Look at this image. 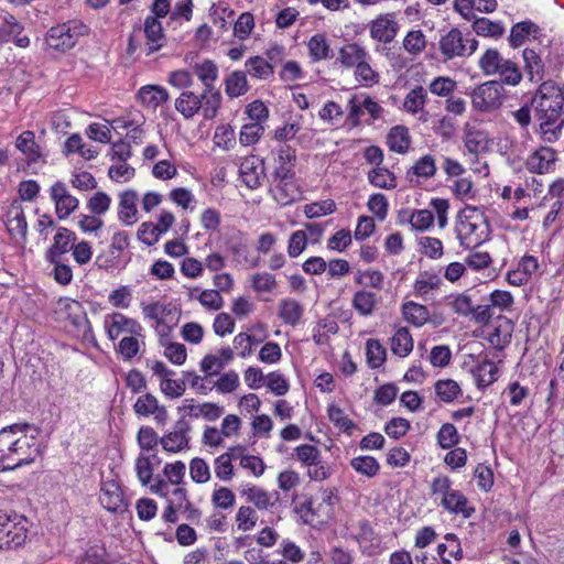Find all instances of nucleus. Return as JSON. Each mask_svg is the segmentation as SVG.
<instances>
[{"label":"nucleus","mask_w":564,"mask_h":564,"mask_svg":"<svg viewBox=\"0 0 564 564\" xmlns=\"http://www.w3.org/2000/svg\"><path fill=\"white\" fill-rule=\"evenodd\" d=\"M43 453L40 430L31 424L8 425L0 430V469H15L34 463Z\"/></svg>","instance_id":"obj_1"},{"label":"nucleus","mask_w":564,"mask_h":564,"mask_svg":"<svg viewBox=\"0 0 564 564\" xmlns=\"http://www.w3.org/2000/svg\"><path fill=\"white\" fill-rule=\"evenodd\" d=\"M563 86L547 80L535 91L532 104L539 120L541 139L546 143L556 142L564 128V94Z\"/></svg>","instance_id":"obj_2"},{"label":"nucleus","mask_w":564,"mask_h":564,"mask_svg":"<svg viewBox=\"0 0 564 564\" xmlns=\"http://www.w3.org/2000/svg\"><path fill=\"white\" fill-rule=\"evenodd\" d=\"M489 234V224L479 208L467 206L458 213L455 235L462 248L479 247L488 240Z\"/></svg>","instance_id":"obj_3"},{"label":"nucleus","mask_w":564,"mask_h":564,"mask_svg":"<svg viewBox=\"0 0 564 564\" xmlns=\"http://www.w3.org/2000/svg\"><path fill=\"white\" fill-rule=\"evenodd\" d=\"M431 494L434 501L452 514H460L468 519L475 512V508L468 502L466 496L452 487L449 477L440 475L431 482Z\"/></svg>","instance_id":"obj_4"},{"label":"nucleus","mask_w":564,"mask_h":564,"mask_svg":"<svg viewBox=\"0 0 564 564\" xmlns=\"http://www.w3.org/2000/svg\"><path fill=\"white\" fill-rule=\"evenodd\" d=\"M478 68L485 76H499L500 83L508 86H518L522 80V73L516 62L505 58L494 47L487 48L478 59Z\"/></svg>","instance_id":"obj_5"},{"label":"nucleus","mask_w":564,"mask_h":564,"mask_svg":"<svg viewBox=\"0 0 564 564\" xmlns=\"http://www.w3.org/2000/svg\"><path fill=\"white\" fill-rule=\"evenodd\" d=\"M87 32V25L80 20H69L52 26L46 33L45 43L52 50L65 52L74 47Z\"/></svg>","instance_id":"obj_6"},{"label":"nucleus","mask_w":564,"mask_h":564,"mask_svg":"<svg viewBox=\"0 0 564 564\" xmlns=\"http://www.w3.org/2000/svg\"><path fill=\"white\" fill-rule=\"evenodd\" d=\"M294 457L302 467L306 468V476L312 481H325L333 474L330 465L323 460L321 449L314 445L301 444L296 446Z\"/></svg>","instance_id":"obj_7"},{"label":"nucleus","mask_w":564,"mask_h":564,"mask_svg":"<svg viewBox=\"0 0 564 564\" xmlns=\"http://www.w3.org/2000/svg\"><path fill=\"white\" fill-rule=\"evenodd\" d=\"M471 106L478 112H492L505 102L506 90L498 80H488L470 93Z\"/></svg>","instance_id":"obj_8"},{"label":"nucleus","mask_w":564,"mask_h":564,"mask_svg":"<svg viewBox=\"0 0 564 564\" xmlns=\"http://www.w3.org/2000/svg\"><path fill=\"white\" fill-rule=\"evenodd\" d=\"M28 520L18 513L0 511V547H17L24 543Z\"/></svg>","instance_id":"obj_9"},{"label":"nucleus","mask_w":564,"mask_h":564,"mask_svg":"<svg viewBox=\"0 0 564 564\" xmlns=\"http://www.w3.org/2000/svg\"><path fill=\"white\" fill-rule=\"evenodd\" d=\"M477 47L478 41L458 29H452L440 41V51L446 59L468 57L476 52Z\"/></svg>","instance_id":"obj_10"},{"label":"nucleus","mask_w":564,"mask_h":564,"mask_svg":"<svg viewBox=\"0 0 564 564\" xmlns=\"http://www.w3.org/2000/svg\"><path fill=\"white\" fill-rule=\"evenodd\" d=\"M54 314L59 322H68L84 335L90 330L89 321L87 318L84 306L80 302L61 297L55 304Z\"/></svg>","instance_id":"obj_11"},{"label":"nucleus","mask_w":564,"mask_h":564,"mask_svg":"<svg viewBox=\"0 0 564 564\" xmlns=\"http://www.w3.org/2000/svg\"><path fill=\"white\" fill-rule=\"evenodd\" d=\"M370 37L378 43L389 44L398 35L400 25L394 12L378 14L367 24Z\"/></svg>","instance_id":"obj_12"},{"label":"nucleus","mask_w":564,"mask_h":564,"mask_svg":"<svg viewBox=\"0 0 564 564\" xmlns=\"http://www.w3.org/2000/svg\"><path fill=\"white\" fill-rule=\"evenodd\" d=\"M191 425L184 417L178 419L172 431L160 437V445L169 454H178L189 449Z\"/></svg>","instance_id":"obj_13"},{"label":"nucleus","mask_w":564,"mask_h":564,"mask_svg":"<svg viewBox=\"0 0 564 564\" xmlns=\"http://www.w3.org/2000/svg\"><path fill=\"white\" fill-rule=\"evenodd\" d=\"M99 501L107 511L113 513H123L128 508V498L120 484L112 478L101 480Z\"/></svg>","instance_id":"obj_14"},{"label":"nucleus","mask_w":564,"mask_h":564,"mask_svg":"<svg viewBox=\"0 0 564 564\" xmlns=\"http://www.w3.org/2000/svg\"><path fill=\"white\" fill-rule=\"evenodd\" d=\"M129 246V236L124 231L116 232L109 247L95 259V265L102 270L117 269L121 263V254Z\"/></svg>","instance_id":"obj_15"},{"label":"nucleus","mask_w":564,"mask_h":564,"mask_svg":"<svg viewBox=\"0 0 564 564\" xmlns=\"http://www.w3.org/2000/svg\"><path fill=\"white\" fill-rule=\"evenodd\" d=\"M104 327L108 338L115 340L121 334L142 336L143 326L135 318L122 313H112L105 316Z\"/></svg>","instance_id":"obj_16"},{"label":"nucleus","mask_w":564,"mask_h":564,"mask_svg":"<svg viewBox=\"0 0 564 564\" xmlns=\"http://www.w3.org/2000/svg\"><path fill=\"white\" fill-rule=\"evenodd\" d=\"M444 285L441 271L433 269L420 271L413 283V295L423 301L433 300Z\"/></svg>","instance_id":"obj_17"},{"label":"nucleus","mask_w":564,"mask_h":564,"mask_svg":"<svg viewBox=\"0 0 564 564\" xmlns=\"http://www.w3.org/2000/svg\"><path fill=\"white\" fill-rule=\"evenodd\" d=\"M270 193L274 202L282 207L290 206L302 198V188L295 176L274 178Z\"/></svg>","instance_id":"obj_18"},{"label":"nucleus","mask_w":564,"mask_h":564,"mask_svg":"<svg viewBox=\"0 0 564 564\" xmlns=\"http://www.w3.org/2000/svg\"><path fill=\"white\" fill-rule=\"evenodd\" d=\"M7 230L17 243L25 245L28 235V223L24 210L20 203L13 202L4 215Z\"/></svg>","instance_id":"obj_19"},{"label":"nucleus","mask_w":564,"mask_h":564,"mask_svg":"<svg viewBox=\"0 0 564 564\" xmlns=\"http://www.w3.org/2000/svg\"><path fill=\"white\" fill-rule=\"evenodd\" d=\"M264 162L258 155L245 156L239 165V177L250 189L261 186L264 178Z\"/></svg>","instance_id":"obj_20"},{"label":"nucleus","mask_w":564,"mask_h":564,"mask_svg":"<svg viewBox=\"0 0 564 564\" xmlns=\"http://www.w3.org/2000/svg\"><path fill=\"white\" fill-rule=\"evenodd\" d=\"M177 410L183 416L203 417L209 422L217 421L224 414V406L213 402L196 403L194 399H185Z\"/></svg>","instance_id":"obj_21"},{"label":"nucleus","mask_w":564,"mask_h":564,"mask_svg":"<svg viewBox=\"0 0 564 564\" xmlns=\"http://www.w3.org/2000/svg\"><path fill=\"white\" fill-rule=\"evenodd\" d=\"M556 160V151L551 147L543 145L528 156L525 167L534 174H546L555 170Z\"/></svg>","instance_id":"obj_22"},{"label":"nucleus","mask_w":564,"mask_h":564,"mask_svg":"<svg viewBox=\"0 0 564 564\" xmlns=\"http://www.w3.org/2000/svg\"><path fill=\"white\" fill-rule=\"evenodd\" d=\"M273 178L295 176L296 150L289 144L279 145L272 151Z\"/></svg>","instance_id":"obj_23"},{"label":"nucleus","mask_w":564,"mask_h":564,"mask_svg":"<svg viewBox=\"0 0 564 564\" xmlns=\"http://www.w3.org/2000/svg\"><path fill=\"white\" fill-rule=\"evenodd\" d=\"M50 194L59 219H66L77 209L79 202L75 196L70 195L64 183L56 182L53 184Z\"/></svg>","instance_id":"obj_24"},{"label":"nucleus","mask_w":564,"mask_h":564,"mask_svg":"<svg viewBox=\"0 0 564 564\" xmlns=\"http://www.w3.org/2000/svg\"><path fill=\"white\" fill-rule=\"evenodd\" d=\"M76 240L77 237L74 231L65 227H58L52 245L45 252V260L56 262L57 259H63V256L72 250Z\"/></svg>","instance_id":"obj_25"},{"label":"nucleus","mask_w":564,"mask_h":564,"mask_svg":"<svg viewBox=\"0 0 564 564\" xmlns=\"http://www.w3.org/2000/svg\"><path fill=\"white\" fill-rule=\"evenodd\" d=\"M362 59H371L367 48L358 42H347L338 48L336 64L344 69H354Z\"/></svg>","instance_id":"obj_26"},{"label":"nucleus","mask_w":564,"mask_h":564,"mask_svg":"<svg viewBox=\"0 0 564 564\" xmlns=\"http://www.w3.org/2000/svg\"><path fill=\"white\" fill-rule=\"evenodd\" d=\"M541 35L540 26L531 20L518 22L511 26L508 43L511 48H519Z\"/></svg>","instance_id":"obj_27"},{"label":"nucleus","mask_w":564,"mask_h":564,"mask_svg":"<svg viewBox=\"0 0 564 564\" xmlns=\"http://www.w3.org/2000/svg\"><path fill=\"white\" fill-rule=\"evenodd\" d=\"M133 410L139 416L153 415L158 423L163 424L167 420L166 408L160 404L158 398L152 393H144L140 395L133 404Z\"/></svg>","instance_id":"obj_28"},{"label":"nucleus","mask_w":564,"mask_h":564,"mask_svg":"<svg viewBox=\"0 0 564 564\" xmlns=\"http://www.w3.org/2000/svg\"><path fill=\"white\" fill-rule=\"evenodd\" d=\"M512 332V322L507 317H499L487 328L486 338L490 346L501 350L509 345Z\"/></svg>","instance_id":"obj_29"},{"label":"nucleus","mask_w":564,"mask_h":564,"mask_svg":"<svg viewBox=\"0 0 564 564\" xmlns=\"http://www.w3.org/2000/svg\"><path fill=\"white\" fill-rule=\"evenodd\" d=\"M22 31L23 25L14 15L7 13L0 21V42L13 41L19 47H28L30 39L26 35H21Z\"/></svg>","instance_id":"obj_30"},{"label":"nucleus","mask_w":564,"mask_h":564,"mask_svg":"<svg viewBox=\"0 0 564 564\" xmlns=\"http://www.w3.org/2000/svg\"><path fill=\"white\" fill-rule=\"evenodd\" d=\"M400 225L409 224L414 231L424 232L434 226L435 217L432 210H401L398 215Z\"/></svg>","instance_id":"obj_31"},{"label":"nucleus","mask_w":564,"mask_h":564,"mask_svg":"<svg viewBox=\"0 0 564 564\" xmlns=\"http://www.w3.org/2000/svg\"><path fill=\"white\" fill-rule=\"evenodd\" d=\"M463 141L467 154L473 156L486 152L489 147L487 132L469 123L464 127Z\"/></svg>","instance_id":"obj_32"},{"label":"nucleus","mask_w":564,"mask_h":564,"mask_svg":"<svg viewBox=\"0 0 564 564\" xmlns=\"http://www.w3.org/2000/svg\"><path fill=\"white\" fill-rule=\"evenodd\" d=\"M138 202L139 196L134 189H127L119 194L118 219L122 224L132 226L138 221Z\"/></svg>","instance_id":"obj_33"},{"label":"nucleus","mask_w":564,"mask_h":564,"mask_svg":"<svg viewBox=\"0 0 564 564\" xmlns=\"http://www.w3.org/2000/svg\"><path fill=\"white\" fill-rule=\"evenodd\" d=\"M143 33L148 54L161 50L166 43L162 23L156 17H147L144 19Z\"/></svg>","instance_id":"obj_34"},{"label":"nucleus","mask_w":564,"mask_h":564,"mask_svg":"<svg viewBox=\"0 0 564 564\" xmlns=\"http://www.w3.org/2000/svg\"><path fill=\"white\" fill-rule=\"evenodd\" d=\"M337 501L338 497L336 495V490L326 488L322 490L321 502L317 503V506H315V501L308 500L302 505V510H305L313 517L329 519L334 511V505Z\"/></svg>","instance_id":"obj_35"},{"label":"nucleus","mask_w":564,"mask_h":564,"mask_svg":"<svg viewBox=\"0 0 564 564\" xmlns=\"http://www.w3.org/2000/svg\"><path fill=\"white\" fill-rule=\"evenodd\" d=\"M15 148L25 156L29 165L44 162L41 148L35 140L33 131H23L15 140Z\"/></svg>","instance_id":"obj_36"},{"label":"nucleus","mask_w":564,"mask_h":564,"mask_svg":"<svg viewBox=\"0 0 564 564\" xmlns=\"http://www.w3.org/2000/svg\"><path fill=\"white\" fill-rule=\"evenodd\" d=\"M276 314L283 324L295 327L304 315V306L295 299L284 297L278 303Z\"/></svg>","instance_id":"obj_37"},{"label":"nucleus","mask_w":564,"mask_h":564,"mask_svg":"<svg viewBox=\"0 0 564 564\" xmlns=\"http://www.w3.org/2000/svg\"><path fill=\"white\" fill-rule=\"evenodd\" d=\"M478 389H485L495 383L500 376L498 366L489 359L479 361L470 370Z\"/></svg>","instance_id":"obj_38"},{"label":"nucleus","mask_w":564,"mask_h":564,"mask_svg":"<svg viewBox=\"0 0 564 564\" xmlns=\"http://www.w3.org/2000/svg\"><path fill=\"white\" fill-rule=\"evenodd\" d=\"M137 97L141 105L155 110L170 98L169 91L160 85H144L139 88Z\"/></svg>","instance_id":"obj_39"},{"label":"nucleus","mask_w":564,"mask_h":564,"mask_svg":"<svg viewBox=\"0 0 564 564\" xmlns=\"http://www.w3.org/2000/svg\"><path fill=\"white\" fill-rule=\"evenodd\" d=\"M240 449L231 446L227 452L220 454L214 459L215 476L221 481H231L235 477L234 460H237V452Z\"/></svg>","instance_id":"obj_40"},{"label":"nucleus","mask_w":564,"mask_h":564,"mask_svg":"<svg viewBox=\"0 0 564 564\" xmlns=\"http://www.w3.org/2000/svg\"><path fill=\"white\" fill-rule=\"evenodd\" d=\"M306 47L313 62L330 59L334 55L329 40L323 33L312 35L306 42Z\"/></svg>","instance_id":"obj_41"},{"label":"nucleus","mask_w":564,"mask_h":564,"mask_svg":"<svg viewBox=\"0 0 564 564\" xmlns=\"http://www.w3.org/2000/svg\"><path fill=\"white\" fill-rule=\"evenodd\" d=\"M355 540L364 554L371 556L379 552L380 539L368 522H360L359 531L355 535Z\"/></svg>","instance_id":"obj_42"},{"label":"nucleus","mask_w":564,"mask_h":564,"mask_svg":"<svg viewBox=\"0 0 564 564\" xmlns=\"http://www.w3.org/2000/svg\"><path fill=\"white\" fill-rule=\"evenodd\" d=\"M367 181L371 186L386 191H392L398 186L397 175L383 165L369 170Z\"/></svg>","instance_id":"obj_43"},{"label":"nucleus","mask_w":564,"mask_h":564,"mask_svg":"<svg viewBox=\"0 0 564 564\" xmlns=\"http://www.w3.org/2000/svg\"><path fill=\"white\" fill-rule=\"evenodd\" d=\"M188 296L193 301H197L205 310L210 312L219 311L224 306V299L218 291L214 289L202 290L194 288L189 290Z\"/></svg>","instance_id":"obj_44"},{"label":"nucleus","mask_w":564,"mask_h":564,"mask_svg":"<svg viewBox=\"0 0 564 564\" xmlns=\"http://www.w3.org/2000/svg\"><path fill=\"white\" fill-rule=\"evenodd\" d=\"M200 98L202 112L205 119H213L217 116L219 108L221 107L223 97L216 87L204 88L202 94L198 95Z\"/></svg>","instance_id":"obj_45"},{"label":"nucleus","mask_w":564,"mask_h":564,"mask_svg":"<svg viewBox=\"0 0 564 564\" xmlns=\"http://www.w3.org/2000/svg\"><path fill=\"white\" fill-rule=\"evenodd\" d=\"M241 495L260 511L269 510L274 506L272 495L259 486L247 485L242 489Z\"/></svg>","instance_id":"obj_46"},{"label":"nucleus","mask_w":564,"mask_h":564,"mask_svg":"<svg viewBox=\"0 0 564 564\" xmlns=\"http://www.w3.org/2000/svg\"><path fill=\"white\" fill-rule=\"evenodd\" d=\"M178 313L170 310L161 318L151 323V326L159 338V344L172 339V333L178 324Z\"/></svg>","instance_id":"obj_47"},{"label":"nucleus","mask_w":564,"mask_h":564,"mask_svg":"<svg viewBox=\"0 0 564 564\" xmlns=\"http://www.w3.org/2000/svg\"><path fill=\"white\" fill-rule=\"evenodd\" d=\"M145 334L142 332V336L138 335H127L123 336L117 346V352L121 356V358L126 361L133 359L141 350L142 347L145 346Z\"/></svg>","instance_id":"obj_48"},{"label":"nucleus","mask_w":564,"mask_h":564,"mask_svg":"<svg viewBox=\"0 0 564 564\" xmlns=\"http://www.w3.org/2000/svg\"><path fill=\"white\" fill-rule=\"evenodd\" d=\"M240 451L237 452V460L242 469L248 470L253 477L259 478L265 471V464L259 456L251 455L242 445H237Z\"/></svg>","instance_id":"obj_49"},{"label":"nucleus","mask_w":564,"mask_h":564,"mask_svg":"<svg viewBox=\"0 0 564 564\" xmlns=\"http://www.w3.org/2000/svg\"><path fill=\"white\" fill-rule=\"evenodd\" d=\"M413 338L408 328L399 327L395 329L390 344L391 351L395 356L400 358L408 357L413 350Z\"/></svg>","instance_id":"obj_50"},{"label":"nucleus","mask_w":564,"mask_h":564,"mask_svg":"<svg viewBox=\"0 0 564 564\" xmlns=\"http://www.w3.org/2000/svg\"><path fill=\"white\" fill-rule=\"evenodd\" d=\"M200 98L198 95H196L194 91H183L176 99H175V109L185 118L191 119L202 108L200 105Z\"/></svg>","instance_id":"obj_51"},{"label":"nucleus","mask_w":564,"mask_h":564,"mask_svg":"<svg viewBox=\"0 0 564 564\" xmlns=\"http://www.w3.org/2000/svg\"><path fill=\"white\" fill-rule=\"evenodd\" d=\"M225 93L229 98H237L245 95L248 89V79L242 70H235L224 79Z\"/></svg>","instance_id":"obj_52"},{"label":"nucleus","mask_w":564,"mask_h":564,"mask_svg":"<svg viewBox=\"0 0 564 564\" xmlns=\"http://www.w3.org/2000/svg\"><path fill=\"white\" fill-rule=\"evenodd\" d=\"M411 143V138L408 128L403 126H395L390 129L387 135V144L389 149L395 153H405Z\"/></svg>","instance_id":"obj_53"},{"label":"nucleus","mask_w":564,"mask_h":564,"mask_svg":"<svg viewBox=\"0 0 564 564\" xmlns=\"http://www.w3.org/2000/svg\"><path fill=\"white\" fill-rule=\"evenodd\" d=\"M193 72L203 84L204 88L215 87L218 78V66L212 59H203L193 66Z\"/></svg>","instance_id":"obj_54"},{"label":"nucleus","mask_w":564,"mask_h":564,"mask_svg":"<svg viewBox=\"0 0 564 564\" xmlns=\"http://www.w3.org/2000/svg\"><path fill=\"white\" fill-rule=\"evenodd\" d=\"M473 30L479 36L499 39L505 34V24L488 18H478L473 22Z\"/></svg>","instance_id":"obj_55"},{"label":"nucleus","mask_w":564,"mask_h":564,"mask_svg":"<svg viewBox=\"0 0 564 564\" xmlns=\"http://www.w3.org/2000/svg\"><path fill=\"white\" fill-rule=\"evenodd\" d=\"M427 100V93L422 86L411 89L404 100L403 110L411 115L422 113Z\"/></svg>","instance_id":"obj_56"},{"label":"nucleus","mask_w":564,"mask_h":564,"mask_svg":"<svg viewBox=\"0 0 564 564\" xmlns=\"http://www.w3.org/2000/svg\"><path fill=\"white\" fill-rule=\"evenodd\" d=\"M524 68L531 82L541 80L544 74V64L540 55L531 48H524L522 52Z\"/></svg>","instance_id":"obj_57"},{"label":"nucleus","mask_w":564,"mask_h":564,"mask_svg":"<svg viewBox=\"0 0 564 564\" xmlns=\"http://www.w3.org/2000/svg\"><path fill=\"white\" fill-rule=\"evenodd\" d=\"M245 66L251 77L262 80L270 78L274 73L273 66L262 56L248 58Z\"/></svg>","instance_id":"obj_58"},{"label":"nucleus","mask_w":564,"mask_h":564,"mask_svg":"<svg viewBox=\"0 0 564 564\" xmlns=\"http://www.w3.org/2000/svg\"><path fill=\"white\" fill-rule=\"evenodd\" d=\"M377 295L370 291L360 290L352 296V307L362 316H369L376 308Z\"/></svg>","instance_id":"obj_59"},{"label":"nucleus","mask_w":564,"mask_h":564,"mask_svg":"<svg viewBox=\"0 0 564 564\" xmlns=\"http://www.w3.org/2000/svg\"><path fill=\"white\" fill-rule=\"evenodd\" d=\"M402 314L406 322L420 327L430 318L429 310L419 303L408 302L402 305Z\"/></svg>","instance_id":"obj_60"},{"label":"nucleus","mask_w":564,"mask_h":564,"mask_svg":"<svg viewBox=\"0 0 564 564\" xmlns=\"http://www.w3.org/2000/svg\"><path fill=\"white\" fill-rule=\"evenodd\" d=\"M351 468L359 475L373 478L379 474V462L369 455H360L350 460Z\"/></svg>","instance_id":"obj_61"},{"label":"nucleus","mask_w":564,"mask_h":564,"mask_svg":"<svg viewBox=\"0 0 564 564\" xmlns=\"http://www.w3.org/2000/svg\"><path fill=\"white\" fill-rule=\"evenodd\" d=\"M445 539L447 543H441L437 545V556L443 564H451L452 558H462V550L454 534H446Z\"/></svg>","instance_id":"obj_62"},{"label":"nucleus","mask_w":564,"mask_h":564,"mask_svg":"<svg viewBox=\"0 0 564 564\" xmlns=\"http://www.w3.org/2000/svg\"><path fill=\"white\" fill-rule=\"evenodd\" d=\"M367 364L371 369L381 367L387 359V350L378 339L370 338L366 343Z\"/></svg>","instance_id":"obj_63"},{"label":"nucleus","mask_w":564,"mask_h":564,"mask_svg":"<svg viewBox=\"0 0 564 564\" xmlns=\"http://www.w3.org/2000/svg\"><path fill=\"white\" fill-rule=\"evenodd\" d=\"M355 79L365 87H372L379 83L380 76L370 65V59H362L354 68Z\"/></svg>","instance_id":"obj_64"}]
</instances>
